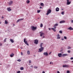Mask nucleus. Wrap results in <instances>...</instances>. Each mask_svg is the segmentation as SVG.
Returning <instances> with one entry per match:
<instances>
[{"instance_id": "3c124183", "label": "nucleus", "mask_w": 73, "mask_h": 73, "mask_svg": "<svg viewBox=\"0 0 73 73\" xmlns=\"http://www.w3.org/2000/svg\"><path fill=\"white\" fill-rule=\"evenodd\" d=\"M2 19H4V17L3 16L2 17Z\"/></svg>"}, {"instance_id": "f257e3e1", "label": "nucleus", "mask_w": 73, "mask_h": 73, "mask_svg": "<svg viewBox=\"0 0 73 73\" xmlns=\"http://www.w3.org/2000/svg\"><path fill=\"white\" fill-rule=\"evenodd\" d=\"M51 12H52V10L50 9H49L47 11V13L46 14V15H48L49 14H50V13H51Z\"/></svg>"}, {"instance_id": "8fccbe9b", "label": "nucleus", "mask_w": 73, "mask_h": 73, "mask_svg": "<svg viewBox=\"0 0 73 73\" xmlns=\"http://www.w3.org/2000/svg\"><path fill=\"white\" fill-rule=\"evenodd\" d=\"M45 72H44V71H43L42 72V73H45Z\"/></svg>"}, {"instance_id": "37998d69", "label": "nucleus", "mask_w": 73, "mask_h": 73, "mask_svg": "<svg viewBox=\"0 0 73 73\" xmlns=\"http://www.w3.org/2000/svg\"><path fill=\"white\" fill-rule=\"evenodd\" d=\"M29 62L30 64H31V60H29Z\"/></svg>"}, {"instance_id": "09e8293b", "label": "nucleus", "mask_w": 73, "mask_h": 73, "mask_svg": "<svg viewBox=\"0 0 73 73\" xmlns=\"http://www.w3.org/2000/svg\"><path fill=\"white\" fill-rule=\"evenodd\" d=\"M40 9H42V7H40Z\"/></svg>"}, {"instance_id": "dca6fc26", "label": "nucleus", "mask_w": 73, "mask_h": 73, "mask_svg": "<svg viewBox=\"0 0 73 73\" xmlns=\"http://www.w3.org/2000/svg\"><path fill=\"white\" fill-rule=\"evenodd\" d=\"M62 56H68V55L67 54H62Z\"/></svg>"}, {"instance_id": "b1692460", "label": "nucleus", "mask_w": 73, "mask_h": 73, "mask_svg": "<svg viewBox=\"0 0 73 73\" xmlns=\"http://www.w3.org/2000/svg\"><path fill=\"white\" fill-rule=\"evenodd\" d=\"M27 4H29V3H30V1L28 0L27 1Z\"/></svg>"}, {"instance_id": "9b49d317", "label": "nucleus", "mask_w": 73, "mask_h": 73, "mask_svg": "<svg viewBox=\"0 0 73 73\" xmlns=\"http://www.w3.org/2000/svg\"><path fill=\"white\" fill-rule=\"evenodd\" d=\"M65 22V21H61L60 22V23L61 24L62 23H64Z\"/></svg>"}, {"instance_id": "4be33fe9", "label": "nucleus", "mask_w": 73, "mask_h": 73, "mask_svg": "<svg viewBox=\"0 0 73 73\" xmlns=\"http://www.w3.org/2000/svg\"><path fill=\"white\" fill-rule=\"evenodd\" d=\"M27 53L28 54H30V51L29 50H28Z\"/></svg>"}, {"instance_id": "412c9836", "label": "nucleus", "mask_w": 73, "mask_h": 73, "mask_svg": "<svg viewBox=\"0 0 73 73\" xmlns=\"http://www.w3.org/2000/svg\"><path fill=\"white\" fill-rule=\"evenodd\" d=\"M7 10L8 11H11V9L10 8H7Z\"/></svg>"}, {"instance_id": "393cba45", "label": "nucleus", "mask_w": 73, "mask_h": 73, "mask_svg": "<svg viewBox=\"0 0 73 73\" xmlns=\"http://www.w3.org/2000/svg\"><path fill=\"white\" fill-rule=\"evenodd\" d=\"M43 27V25L42 24H40V28H42Z\"/></svg>"}, {"instance_id": "864d4df0", "label": "nucleus", "mask_w": 73, "mask_h": 73, "mask_svg": "<svg viewBox=\"0 0 73 73\" xmlns=\"http://www.w3.org/2000/svg\"><path fill=\"white\" fill-rule=\"evenodd\" d=\"M48 29H49V30H50L51 29L49 28Z\"/></svg>"}, {"instance_id": "5fc2aeb1", "label": "nucleus", "mask_w": 73, "mask_h": 73, "mask_svg": "<svg viewBox=\"0 0 73 73\" xmlns=\"http://www.w3.org/2000/svg\"><path fill=\"white\" fill-rule=\"evenodd\" d=\"M52 64V62H50V64Z\"/></svg>"}, {"instance_id": "f704fd0d", "label": "nucleus", "mask_w": 73, "mask_h": 73, "mask_svg": "<svg viewBox=\"0 0 73 73\" xmlns=\"http://www.w3.org/2000/svg\"><path fill=\"white\" fill-rule=\"evenodd\" d=\"M17 61H19V62H20L21 61V60L20 59H18L17 60Z\"/></svg>"}, {"instance_id": "0eeeda50", "label": "nucleus", "mask_w": 73, "mask_h": 73, "mask_svg": "<svg viewBox=\"0 0 73 73\" xmlns=\"http://www.w3.org/2000/svg\"><path fill=\"white\" fill-rule=\"evenodd\" d=\"M58 24L57 23L55 24L54 25L53 27L54 28H55V29H56V27L58 26Z\"/></svg>"}, {"instance_id": "c9c22d12", "label": "nucleus", "mask_w": 73, "mask_h": 73, "mask_svg": "<svg viewBox=\"0 0 73 73\" xmlns=\"http://www.w3.org/2000/svg\"><path fill=\"white\" fill-rule=\"evenodd\" d=\"M57 37H59L60 36V35L59 34H58L56 36Z\"/></svg>"}, {"instance_id": "7c9ffc66", "label": "nucleus", "mask_w": 73, "mask_h": 73, "mask_svg": "<svg viewBox=\"0 0 73 73\" xmlns=\"http://www.w3.org/2000/svg\"><path fill=\"white\" fill-rule=\"evenodd\" d=\"M64 38L65 39V40H66L67 39V37H66V36H64Z\"/></svg>"}, {"instance_id": "bf43d9fd", "label": "nucleus", "mask_w": 73, "mask_h": 73, "mask_svg": "<svg viewBox=\"0 0 73 73\" xmlns=\"http://www.w3.org/2000/svg\"><path fill=\"white\" fill-rule=\"evenodd\" d=\"M34 57H35L36 56L35 55H34Z\"/></svg>"}, {"instance_id": "680f3d73", "label": "nucleus", "mask_w": 73, "mask_h": 73, "mask_svg": "<svg viewBox=\"0 0 73 73\" xmlns=\"http://www.w3.org/2000/svg\"><path fill=\"white\" fill-rule=\"evenodd\" d=\"M31 67H33V66H32Z\"/></svg>"}, {"instance_id": "9d476101", "label": "nucleus", "mask_w": 73, "mask_h": 73, "mask_svg": "<svg viewBox=\"0 0 73 73\" xmlns=\"http://www.w3.org/2000/svg\"><path fill=\"white\" fill-rule=\"evenodd\" d=\"M13 2L12 1H10V2L9 3V5H11L13 4Z\"/></svg>"}, {"instance_id": "2f4dec72", "label": "nucleus", "mask_w": 73, "mask_h": 73, "mask_svg": "<svg viewBox=\"0 0 73 73\" xmlns=\"http://www.w3.org/2000/svg\"><path fill=\"white\" fill-rule=\"evenodd\" d=\"M38 68V67L36 66H35L34 67V68H35V69H36V68Z\"/></svg>"}, {"instance_id": "ea45409f", "label": "nucleus", "mask_w": 73, "mask_h": 73, "mask_svg": "<svg viewBox=\"0 0 73 73\" xmlns=\"http://www.w3.org/2000/svg\"><path fill=\"white\" fill-rule=\"evenodd\" d=\"M20 73V71H18L17 72V73Z\"/></svg>"}, {"instance_id": "ddd939ff", "label": "nucleus", "mask_w": 73, "mask_h": 73, "mask_svg": "<svg viewBox=\"0 0 73 73\" xmlns=\"http://www.w3.org/2000/svg\"><path fill=\"white\" fill-rule=\"evenodd\" d=\"M43 54L45 56H48V54L47 52H44V53H43Z\"/></svg>"}, {"instance_id": "f8f14e48", "label": "nucleus", "mask_w": 73, "mask_h": 73, "mask_svg": "<svg viewBox=\"0 0 73 73\" xmlns=\"http://www.w3.org/2000/svg\"><path fill=\"white\" fill-rule=\"evenodd\" d=\"M24 20V19H23V18L18 19L17 21V23H18V22H19V21H20V20Z\"/></svg>"}, {"instance_id": "2eb2a0df", "label": "nucleus", "mask_w": 73, "mask_h": 73, "mask_svg": "<svg viewBox=\"0 0 73 73\" xmlns=\"http://www.w3.org/2000/svg\"><path fill=\"white\" fill-rule=\"evenodd\" d=\"M68 29L69 30H73V29L72 28V27H70L68 28Z\"/></svg>"}, {"instance_id": "bb28decb", "label": "nucleus", "mask_w": 73, "mask_h": 73, "mask_svg": "<svg viewBox=\"0 0 73 73\" xmlns=\"http://www.w3.org/2000/svg\"><path fill=\"white\" fill-rule=\"evenodd\" d=\"M60 38H61V37L58 36V37L57 38V39H60Z\"/></svg>"}, {"instance_id": "72a5a7b5", "label": "nucleus", "mask_w": 73, "mask_h": 73, "mask_svg": "<svg viewBox=\"0 0 73 73\" xmlns=\"http://www.w3.org/2000/svg\"><path fill=\"white\" fill-rule=\"evenodd\" d=\"M7 38H5L4 39V42H6V40H7Z\"/></svg>"}, {"instance_id": "13d9d810", "label": "nucleus", "mask_w": 73, "mask_h": 73, "mask_svg": "<svg viewBox=\"0 0 73 73\" xmlns=\"http://www.w3.org/2000/svg\"><path fill=\"white\" fill-rule=\"evenodd\" d=\"M42 37H43V38H44V36H43Z\"/></svg>"}, {"instance_id": "58836bf2", "label": "nucleus", "mask_w": 73, "mask_h": 73, "mask_svg": "<svg viewBox=\"0 0 73 73\" xmlns=\"http://www.w3.org/2000/svg\"><path fill=\"white\" fill-rule=\"evenodd\" d=\"M70 73V71H67V73Z\"/></svg>"}, {"instance_id": "a878e982", "label": "nucleus", "mask_w": 73, "mask_h": 73, "mask_svg": "<svg viewBox=\"0 0 73 73\" xmlns=\"http://www.w3.org/2000/svg\"><path fill=\"white\" fill-rule=\"evenodd\" d=\"M5 24H8V22H7V20H5Z\"/></svg>"}, {"instance_id": "4c0bfd02", "label": "nucleus", "mask_w": 73, "mask_h": 73, "mask_svg": "<svg viewBox=\"0 0 73 73\" xmlns=\"http://www.w3.org/2000/svg\"><path fill=\"white\" fill-rule=\"evenodd\" d=\"M68 53H70V50H68Z\"/></svg>"}, {"instance_id": "603ef678", "label": "nucleus", "mask_w": 73, "mask_h": 73, "mask_svg": "<svg viewBox=\"0 0 73 73\" xmlns=\"http://www.w3.org/2000/svg\"><path fill=\"white\" fill-rule=\"evenodd\" d=\"M71 23H73V20L71 21Z\"/></svg>"}, {"instance_id": "aec40b11", "label": "nucleus", "mask_w": 73, "mask_h": 73, "mask_svg": "<svg viewBox=\"0 0 73 73\" xmlns=\"http://www.w3.org/2000/svg\"><path fill=\"white\" fill-rule=\"evenodd\" d=\"M10 41H11V42H12V43H13V42H14V41H13V39H10Z\"/></svg>"}, {"instance_id": "20e7f679", "label": "nucleus", "mask_w": 73, "mask_h": 73, "mask_svg": "<svg viewBox=\"0 0 73 73\" xmlns=\"http://www.w3.org/2000/svg\"><path fill=\"white\" fill-rule=\"evenodd\" d=\"M31 29L33 31H34V30H36V29H37V27H35L34 26H32Z\"/></svg>"}, {"instance_id": "c756f323", "label": "nucleus", "mask_w": 73, "mask_h": 73, "mask_svg": "<svg viewBox=\"0 0 73 73\" xmlns=\"http://www.w3.org/2000/svg\"><path fill=\"white\" fill-rule=\"evenodd\" d=\"M64 11H62L61 13V14H62V15H64Z\"/></svg>"}, {"instance_id": "c85d7f7f", "label": "nucleus", "mask_w": 73, "mask_h": 73, "mask_svg": "<svg viewBox=\"0 0 73 73\" xmlns=\"http://www.w3.org/2000/svg\"><path fill=\"white\" fill-rule=\"evenodd\" d=\"M21 70H24V68L23 67H21L20 68Z\"/></svg>"}, {"instance_id": "6ab92c4d", "label": "nucleus", "mask_w": 73, "mask_h": 73, "mask_svg": "<svg viewBox=\"0 0 73 73\" xmlns=\"http://www.w3.org/2000/svg\"><path fill=\"white\" fill-rule=\"evenodd\" d=\"M40 5L42 7H44V3H41Z\"/></svg>"}, {"instance_id": "de8ad7c7", "label": "nucleus", "mask_w": 73, "mask_h": 73, "mask_svg": "<svg viewBox=\"0 0 73 73\" xmlns=\"http://www.w3.org/2000/svg\"><path fill=\"white\" fill-rule=\"evenodd\" d=\"M71 48L70 47H68V49H70Z\"/></svg>"}, {"instance_id": "f03ea898", "label": "nucleus", "mask_w": 73, "mask_h": 73, "mask_svg": "<svg viewBox=\"0 0 73 73\" xmlns=\"http://www.w3.org/2000/svg\"><path fill=\"white\" fill-rule=\"evenodd\" d=\"M24 43H25L27 45H29V44H28V41H26V38H24Z\"/></svg>"}, {"instance_id": "e2e57ef3", "label": "nucleus", "mask_w": 73, "mask_h": 73, "mask_svg": "<svg viewBox=\"0 0 73 73\" xmlns=\"http://www.w3.org/2000/svg\"><path fill=\"white\" fill-rule=\"evenodd\" d=\"M1 24V23H0V24Z\"/></svg>"}, {"instance_id": "6e6d98bb", "label": "nucleus", "mask_w": 73, "mask_h": 73, "mask_svg": "<svg viewBox=\"0 0 73 73\" xmlns=\"http://www.w3.org/2000/svg\"><path fill=\"white\" fill-rule=\"evenodd\" d=\"M64 40V39L63 38L62 39V40Z\"/></svg>"}, {"instance_id": "5701e85b", "label": "nucleus", "mask_w": 73, "mask_h": 73, "mask_svg": "<svg viewBox=\"0 0 73 73\" xmlns=\"http://www.w3.org/2000/svg\"><path fill=\"white\" fill-rule=\"evenodd\" d=\"M13 56H14V54H11L10 55V57H13Z\"/></svg>"}, {"instance_id": "a211bd4d", "label": "nucleus", "mask_w": 73, "mask_h": 73, "mask_svg": "<svg viewBox=\"0 0 73 73\" xmlns=\"http://www.w3.org/2000/svg\"><path fill=\"white\" fill-rule=\"evenodd\" d=\"M56 29L53 28H52L51 29H52V30H53V31H54V32H56V30L55 29Z\"/></svg>"}, {"instance_id": "c03bdc74", "label": "nucleus", "mask_w": 73, "mask_h": 73, "mask_svg": "<svg viewBox=\"0 0 73 73\" xmlns=\"http://www.w3.org/2000/svg\"><path fill=\"white\" fill-rule=\"evenodd\" d=\"M2 44L0 43V46H2Z\"/></svg>"}, {"instance_id": "1a4fd4ad", "label": "nucleus", "mask_w": 73, "mask_h": 73, "mask_svg": "<svg viewBox=\"0 0 73 73\" xmlns=\"http://www.w3.org/2000/svg\"><path fill=\"white\" fill-rule=\"evenodd\" d=\"M67 5H69V4H70V3L71 2H69V0H67Z\"/></svg>"}, {"instance_id": "052dcab7", "label": "nucleus", "mask_w": 73, "mask_h": 73, "mask_svg": "<svg viewBox=\"0 0 73 73\" xmlns=\"http://www.w3.org/2000/svg\"><path fill=\"white\" fill-rule=\"evenodd\" d=\"M72 62H73V60L72 61Z\"/></svg>"}, {"instance_id": "cd10ccee", "label": "nucleus", "mask_w": 73, "mask_h": 73, "mask_svg": "<svg viewBox=\"0 0 73 73\" xmlns=\"http://www.w3.org/2000/svg\"><path fill=\"white\" fill-rule=\"evenodd\" d=\"M59 32L60 33H61V34L62 33V31H59Z\"/></svg>"}, {"instance_id": "79ce46f5", "label": "nucleus", "mask_w": 73, "mask_h": 73, "mask_svg": "<svg viewBox=\"0 0 73 73\" xmlns=\"http://www.w3.org/2000/svg\"><path fill=\"white\" fill-rule=\"evenodd\" d=\"M71 60H73V57H71L70 58Z\"/></svg>"}, {"instance_id": "a18cd8bd", "label": "nucleus", "mask_w": 73, "mask_h": 73, "mask_svg": "<svg viewBox=\"0 0 73 73\" xmlns=\"http://www.w3.org/2000/svg\"><path fill=\"white\" fill-rule=\"evenodd\" d=\"M57 73H60V72H59L58 71H57Z\"/></svg>"}, {"instance_id": "4d7b16f0", "label": "nucleus", "mask_w": 73, "mask_h": 73, "mask_svg": "<svg viewBox=\"0 0 73 73\" xmlns=\"http://www.w3.org/2000/svg\"><path fill=\"white\" fill-rule=\"evenodd\" d=\"M62 11H63V10H64V9H62Z\"/></svg>"}, {"instance_id": "4468645a", "label": "nucleus", "mask_w": 73, "mask_h": 73, "mask_svg": "<svg viewBox=\"0 0 73 73\" xmlns=\"http://www.w3.org/2000/svg\"><path fill=\"white\" fill-rule=\"evenodd\" d=\"M59 8L58 7H57L56 9V12H58V11H59Z\"/></svg>"}, {"instance_id": "e433bc0d", "label": "nucleus", "mask_w": 73, "mask_h": 73, "mask_svg": "<svg viewBox=\"0 0 73 73\" xmlns=\"http://www.w3.org/2000/svg\"><path fill=\"white\" fill-rule=\"evenodd\" d=\"M42 43H41L40 45V48H41L42 47Z\"/></svg>"}, {"instance_id": "423d86ee", "label": "nucleus", "mask_w": 73, "mask_h": 73, "mask_svg": "<svg viewBox=\"0 0 73 73\" xmlns=\"http://www.w3.org/2000/svg\"><path fill=\"white\" fill-rule=\"evenodd\" d=\"M44 49V47H41V48L39 49V52H41L42 50Z\"/></svg>"}, {"instance_id": "0e129e2a", "label": "nucleus", "mask_w": 73, "mask_h": 73, "mask_svg": "<svg viewBox=\"0 0 73 73\" xmlns=\"http://www.w3.org/2000/svg\"><path fill=\"white\" fill-rule=\"evenodd\" d=\"M52 64H53V63H52Z\"/></svg>"}, {"instance_id": "6e6552de", "label": "nucleus", "mask_w": 73, "mask_h": 73, "mask_svg": "<svg viewBox=\"0 0 73 73\" xmlns=\"http://www.w3.org/2000/svg\"><path fill=\"white\" fill-rule=\"evenodd\" d=\"M39 33L40 34V36L42 37L44 35V33L42 32H40Z\"/></svg>"}, {"instance_id": "39448f33", "label": "nucleus", "mask_w": 73, "mask_h": 73, "mask_svg": "<svg viewBox=\"0 0 73 73\" xmlns=\"http://www.w3.org/2000/svg\"><path fill=\"white\" fill-rule=\"evenodd\" d=\"M34 43L35 44H38V40L36 39L34 40Z\"/></svg>"}, {"instance_id": "a19ab883", "label": "nucleus", "mask_w": 73, "mask_h": 73, "mask_svg": "<svg viewBox=\"0 0 73 73\" xmlns=\"http://www.w3.org/2000/svg\"><path fill=\"white\" fill-rule=\"evenodd\" d=\"M21 55H23V52H21Z\"/></svg>"}, {"instance_id": "f3484780", "label": "nucleus", "mask_w": 73, "mask_h": 73, "mask_svg": "<svg viewBox=\"0 0 73 73\" xmlns=\"http://www.w3.org/2000/svg\"><path fill=\"white\" fill-rule=\"evenodd\" d=\"M58 56L59 57H61V56H62V54L61 53L59 54H58Z\"/></svg>"}, {"instance_id": "49530a36", "label": "nucleus", "mask_w": 73, "mask_h": 73, "mask_svg": "<svg viewBox=\"0 0 73 73\" xmlns=\"http://www.w3.org/2000/svg\"><path fill=\"white\" fill-rule=\"evenodd\" d=\"M51 53H52V52H50L49 53V55L50 54H51Z\"/></svg>"}, {"instance_id": "473e14b6", "label": "nucleus", "mask_w": 73, "mask_h": 73, "mask_svg": "<svg viewBox=\"0 0 73 73\" xmlns=\"http://www.w3.org/2000/svg\"><path fill=\"white\" fill-rule=\"evenodd\" d=\"M40 10H37V13H40Z\"/></svg>"}, {"instance_id": "7ed1b4c3", "label": "nucleus", "mask_w": 73, "mask_h": 73, "mask_svg": "<svg viewBox=\"0 0 73 73\" xmlns=\"http://www.w3.org/2000/svg\"><path fill=\"white\" fill-rule=\"evenodd\" d=\"M63 68H70V65H63Z\"/></svg>"}]
</instances>
